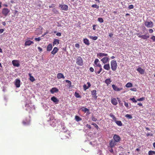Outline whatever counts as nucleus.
<instances>
[{
	"label": "nucleus",
	"instance_id": "nucleus-1",
	"mask_svg": "<svg viewBox=\"0 0 155 155\" xmlns=\"http://www.w3.org/2000/svg\"><path fill=\"white\" fill-rule=\"evenodd\" d=\"M110 65L111 68L113 71H115L117 67V63L116 61L113 60L111 61Z\"/></svg>",
	"mask_w": 155,
	"mask_h": 155
},
{
	"label": "nucleus",
	"instance_id": "nucleus-2",
	"mask_svg": "<svg viewBox=\"0 0 155 155\" xmlns=\"http://www.w3.org/2000/svg\"><path fill=\"white\" fill-rule=\"evenodd\" d=\"M76 63L79 66H82L83 64V61L81 57H78L76 60Z\"/></svg>",
	"mask_w": 155,
	"mask_h": 155
},
{
	"label": "nucleus",
	"instance_id": "nucleus-3",
	"mask_svg": "<svg viewBox=\"0 0 155 155\" xmlns=\"http://www.w3.org/2000/svg\"><path fill=\"white\" fill-rule=\"evenodd\" d=\"M144 25L147 28H152L153 25V22L151 21H146L144 22Z\"/></svg>",
	"mask_w": 155,
	"mask_h": 155
},
{
	"label": "nucleus",
	"instance_id": "nucleus-4",
	"mask_svg": "<svg viewBox=\"0 0 155 155\" xmlns=\"http://www.w3.org/2000/svg\"><path fill=\"white\" fill-rule=\"evenodd\" d=\"M113 139L117 143L119 142L121 138L118 135L116 134H115L113 137Z\"/></svg>",
	"mask_w": 155,
	"mask_h": 155
},
{
	"label": "nucleus",
	"instance_id": "nucleus-5",
	"mask_svg": "<svg viewBox=\"0 0 155 155\" xmlns=\"http://www.w3.org/2000/svg\"><path fill=\"white\" fill-rule=\"evenodd\" d=\"M10 12V10L8 8H4L2 10V14L5 16H7Z\"/></svg>",
	"mask_w": 155,
	"mask_h": 155
},
{
	"label": "nucleus",
	"instance_id": "nucleus-6",
	"mask_svg": "<svg viewBox=\"0 0 155 155\" xmlns=\"http://www.w3.org/2000/svg\"><path fill=\"white\" fill-rule=\"evenodd\" d=\"M117 143L113 139H112L109 143L110 146L111 148H113L116 145Z\"/></svg>",
	"mask_w": 155,
	"mask_h": 155
},
{
	"label": "nucleus",
	"instance_id": "nucleus-7",
	"mask_svg": "<svg viewBox=\"0 0 155 155\" xmlns=\"http://www.w3.org/2000/svg\"><path fill=\"white\" fill-rule=\"evenodd\" d=\"M112 87L113 90L115 91H120L121 90L123 89V88L122 87H121L118 88L114 84L112 85Z\"/></svg>",
	"mask_w": 155,
	"mask_h": 155
},
{
	"label": "nucleus",
	"instance_id": "nucleus-8",
	"mask_svg": "<svg viewBox=\"0 0 155 155\" xmlns=\"http://www.w3.org/2000/svg\"><path fill=\"white\" fill-rule=\"evenodd\" d=\"M59 7L60 8L61 10L64 11H67L68 8V7L66 5H60Z\"/></svg>",
	"mask_w": 155,
	"mask_h": 155
},
{
	"label": "nucleus",
	"instance_id": "nucleus-9",
	"mask_svg": "<svg viewBox=\"0 0 155 155\" xmlns=\"http://www.w3.org/2000/svg\"><path fill=\"white\" fill-rule=\"evenodd\" d=\"M94 66L98 67H101V64L99 62V60L98 59H95L94 61Z\"/></svg>",
	"mask_w": 155,
	"mask_h": 155
},
{
	"label": "nucleus",
	"instance_id": "nucleus-10",
	"mask_svg": "<svg viewBox=\"0 0 155 155\" xmlns=\"http://www.w3.org/2000/svg\"><path fill=\"white\" fill-rule=\"evenodd\" d=\"M30 119H25L22 121V123L25 125H28L30 124Z\"/></svg>",
	"mask_w": 155,
	"mask_h": 155
},
{
	"label": "nucleus",
	"instance_id": "nucleus-11",
	"mask_svg": "<svg viewBox=\"0 0 155 155\" xmlns=\"http://www.w3.org/2000/svg\"><path fill=\"white\" fill-rule=\"evenodd\" d=\"M96 92L97 91L95 90H93L91 92L92 97L95 99H96L97 97Z\"/></svg>",
	"mask_w": 155,
	"mask_h": 155
},
{
	"label": "nucleus",
	"instance_id": "nucleus-12",
	"mask_svg": "<svg viewBox=\"0 0 155 155\" xmlns=\"http://www.w3.org/2000/svg\"><path fill=\"white\" fill-rule=\"evenodd\" d=\"M58 91V89L55 87H52L50 91L51 93L52 94H53L54 93H57Z\"/></svg>",
	"mask_w": 155,
	"mask_h": 155
},
{
	"label": "nucleus",
	"instance_id": "nucleus-13",
	"mask_svg": "<svg viewBox=\"0 0 155 155\" xmlns=\"http://www.w3.org/2000/svg\"><path fill=\"white\" fill-rule=\"evenodd\" d=\"M101 61L104 64H105L109 61V58L107 57H104L101 60Z\"/></svg>",
	"mask_w": 155,
	"mask_h": 155
},
{
	"label": "nucleus",
	"instance_id": "nucleus-14",
	"mask_svg": "<svg viewBox=\"0 0 155 155\" xmlns=\"http://www.w3.org/2000/svg\"><path fill=\"white\" fill-rule=\"evenodd\" d=\"M140 37H141V38L142 39L146 40L149 38L150 36L149 35V34L147 33L144 35H142Z\"/></svg>",
	"mask_w": 155,
	"mask_h": 155
},
{
	"label": "nucleus",
	"instance_id": "nucleus-15",
	"mask_svg": "<svg viewBox=\"0 0 155 155\" xmlns=\"http://www.w3.org/2000/svg\"><path fill=\"white\" fill-rule=\"evenodd\" d=\"M137 70L141 74H143L144 73L145 70L140 67L138 68L137 69Z\"/></svg>",
	"mask_w": 155,
	"mask_h": 155
},
{
	"label": "nucleus",
	"instance_id": "nucleus-16",
	"mask_svg": "<svg viewBox=\"0 0 155 155\" xmlns=\"http://www.w3.org/2000/svg\"><path fill=\"white\" fill-rule=\"evenodd\" d=\"M20 81L19 79H16L15 83V85L17 87H20Z\"/></svg>",
	"mask_w": 155,
	"mask_h": 155
},
{
	"label": "nucleus",
	"instance_id": "nucleus-17",
	"mask_svg": "<svg viewBox=\"0 0 155 155\" xmlns=\"http://www.w3.org/2000/svg\"><path fill=\"white\" fill-rule=\"evenodd\" d=\"M51 100L56 104L58 103L59 101L54 96L52 97L51 98Z\"/></svg>",
	"mask_w": 155,
	"mask_h": 155
},
{
	"label": "nucleus",
	"instance_id": "nucleus-18",
	"mask_svg": "<svg viewBox=\"0 0 155 155\" xmlns=\"http://www.w3.org/2000/svg\"><path fill=\"white\" fill-rule=\"evenodd\" d=\"M12 63L13 65L15 66L18 67L20 65V64L17 61L13 60L12 61Z\"/></svg>",
	"mask_w": 155,
	"mask_h": 155
},
{
	"label": "nucleus",
	"instance_id": "nucleus-19",
	"mask_svg": "<svg viewBox=\"0 0 155 155\" xmlns=\"http://www.w3.org/2000/svg\"><path fill=\"white\" fill-rule=\"evenodd\" d=\"M33 43L34 42L33 41L30 40H28L25 41V46H29L32 44H33Z\"/></svg>",
	"mask_w": 155,
	"mask_h": 155
},
{
	"label": "nucleus",
	"instance_id": "nucleus-20",
	"mask_svg": "<svg viewBox=\"0 0 155 155\" xmlns=\"http://www.w3.org/2000/svg\"><path fill=\"white\" fill-rule=\"evenodd\" d=\"M57 78L59 79L61 78L64 79L65 78V77L64 76V75L61 73H58L57 75Z\"/></svg>",
	"mask_w": 155,
	"mask_h": 155
},
{
	"label": "nucleus",
	"instance_id": "nucleus-21",
	"mask_svg": "<svg viewBox=\"0 0 155 155\" xmlns=\"http://www.w3.org/2000/svg\"><path fill=\"white\" fill-rule=\"evenodd\" d=\"M58 50V48L57 47H54L53 51H51V53L53 54H55L56 53Z\"/></svg>",
	"mask_w": 155,
	"mask_h": 155
},
{
	"label": "nucleus",
	"instance_id": "nucleus-22",
	"mask_svg": "<svg viewBox=\"0 0 155 155\" xmlns=\"http://www.w3.org/2000/svg\"><path fill=\"white\" fill-rule=\"evenodd\" d=\"M111 82L112 81L110 78L107 79L104 81V82L107 84V86L109 85Z\"/></svg>",
	"mask_w": 155,
	"mask_h": 155
},
{
	"label": "nucleus",
	"instance_id": "nucleus-23",
	"mask_svg": "<svg viewBox=\"0 0 155 155\" xmlns=\"http://www.w3.org/2000/svg\"><path fill=\"white\" fill-rule=\"evenodd\" d=\"M111 103L114 105H116L117 104V101L116 99L115 98H113L111 101Z\"/></svg>",
	"mask_w": 155,
	"mask_h": 155
},
{
	"label": "nucleus",
	"instance_id": "nucleus-24",
	"mask_svg": "<svg viewBox=\"0 0 155 155\" xmlns=\"http://www.w3.org/2000/svg\"><path fill=\"white\" fill-rule=\"evenodd\" d=\"M103 67L105 69L107 70H109L110 69L109 64H104Z\"/></svg>",
	"mask_w": 155,
	"mask_h": 155
},
{
	"label": "nucleus",
	"instance_id": "nucleus-25",
	"mask_svg": "<svg viewBox=\"0 0 155 155\" xmlns=\"http://www.w3.org/2000/svg\"><path fill=\"white\" fill-rule=\"evenodd\" d=\"M59 44V40L58 39H54V41L53 43V45L54 46L55 45H58Z\"/></svg>",
	"mask_w": 155,
	"mask_h": 155
},
{
	"label": "nucleus",
	"instance_id": "nucleus-26",
	"mask_svg": "<svg viewBox=\"0 0 155 155\" xmlns=\"http://www.w3.org/2000/svg\"><path fill=\"white\" fill-rule=\"evenodd\" d=\"M83 42L85 45H89L90 44L89 40L86 38L84 39Z\"/></svg>",
	"mask_w": 155,
	"mask_h": 155
},
{
	"label": "nucleus",
	"instance_id": "nucleus-27",
	"mask_svg": "<svg viewBox=\"0 0 155 155\" xmlns=\"http://www.w3.org/2000/svg\"><path fill=\"white\" fill-rule=\"evenodd\" d=\"M114 121L117 124L118 126H121L122 125V123L121 121H120V120H117L116 119L115 120H114Z\"/></svg>",
	"mask_w": 155,
	"mask_h": 155
},
{
	"label": "nucleus",
	"instance_id": "nucleus-28",
	"mask_svg": "<svg viewBox=\"0 0 155 155\" xmlns=\"http://www.w3.org/2000/svg\"><path fill=\"white\" fill-rule=\"evenodd\" d=\"M52 48V45L51 44H49V45H48V46L47 47V51H50L51 50Z\"/></svg>",
	"mask_w": 155,
	"mask_h": 155
},
{
	"label": "nucleus",
	"instance_id": "nucleus-29",
	"mask_svg": "<svg viewBox=\"0 0 155 155\" xmlns=\"http://www.w3.org/2000/svg\"><path fill=\"white\" fill-rule=\"evenodd\" d=\"M28 75L30 77V80L32 82L34 81L35 80L34 77L31 76V74L30 73Z\"/></svg>",
	"mask_w": 155,
	"mask_h": 155
},
{
	"label": "nucleus",
	"instance_id": "nucleus-30",
	"mask_svg": "<svg viewBox=\"0 0 155 155\" xmlns=\"http://www.w3.org/2000/svg\"><path fill=\"white\" fill-rule=\"evenodd\" d=\"M75 119L77 122H78L82 120V118L78 116H75Z\"/></svg>",
	"mask_w": 155,
	"mask_h": 155
},
{
	"label": "nucleus",
	"instance_id": "nucleus-31",
	"mask_svg": "<svg viewBox=\"0 0 155 155\" xmlns=\"http://www.w3.org/2000/svg\"><path fill=\"white\" fill-rule=\"evenodd\" d=\"M82 110L85 113L87 112L88 114H90V112H89V110L86 108H83L82 109Z\"/></svg>",
	"mask_w": 155,
	"mask_h": 155
},
{
	"label": "nucleus",
	"instance_id": "nucleus-32",
	"mask_svg": "<svg viewBox=\"0 0 155 155\" xmlns=\"http://www.w3.org/2000/svg\"><path fill=\"white\" fill-rule=\"evenodd\" d=\"M132 86V84L130 82L127 83L126 85V87H130Z\"/></svg>",
	"mask_w": 155,
	"mask_h": 155
},
{
	"label": "nucleus",
	"instance_id": "nucleus-33",
	"mask_svg": "<svg viewBox=\"0 0 155 155\" xmlns=\"http://www.w3.org/2000/svg\"><path fill=\"white\" fill-rule=\"evenodd\" d=\"M148 155H154L155 154V151L150 150L148 152Z\"/></svg>",
	"mask_w": 155,
	"mask_h": 155
},
{
	"label": "nucleus",
	"instance_id": "nucleus-34",
	"mask_svg": "<svg viewBox=\"0 0 155 155\" xmlns=\"http://www.w3.org/2000/svg\"><path fill=\"white\" fill-rule=\"evenodd\" d=\"M74 96L77 98H81V96L77 92H75Z\"/></svg>",
	"mask_w": 155,
	"mask_h": 155
},
{
	"label": "nucleus",
	"instance_id": "nucleus-35",
	"mask_svg": "<svg viewBox=\"0 0 155 155\" xmlns=\"http://www.w3.org/2000/svg\"><path fill=\"white\" fill-rule=\"evenodd\" d=\"M109 115L110 117L112 118L114 121L116 119V118L112 113H110Z\"/></svg>",
	"mask_w": 155,
	"mask_h": 155
},
{
	"label": "nucleus",
	"instance_id": "nucleus-36",
	"mask_svg": "<svg viewBox=\"0 0 155 155\" xmlns=\"http://www.w3.org/2000/svg\"><path fill=\"white\" fill-rule=\"evenodd\" d=\"M125 117H126L127 118H128V119H131L132 118V116L129 114H127L125 116Z\"/></svg>",
	"mask_w": 155,
	"mask_h": 155
},
{
	"label": "nucleus",
	"instance_id": "nucleus-37",
	"mask_svg": "<svg viewBox=\"0 0 155 155\" xmlns=\"http://www.w3.org/2000/svg\"><path fill=\"white\" fill-rule=\"evenodd\" d=\"M90 38L92 39L93 40H96L98 38L97 37V36H94V37L91 36L90 37Z\"/></svg>",
	"mask_w": 155,
	"mask_h": 155
},
{
	"label": "nucleus",
	"instance_id": "nucleus-38",
	"mask_svg": "<svg viewBox=\"0 0 155 155\" xmlns=\"http://www.w3.org/2000/svg\"><path fill=\"white\" fill-rule=\"evenodd\" d=\"M99 68H100V70L98 71L97 72H96V71H95V72L96 74H99L101 73V72L102 71V66H101V67H99Z\"/></svg>",
	"mask_w": 155,
	"mask_h": 155
},
{
	"label": "nucleus",
	"instance_id": "nucleus-39",
	"mask_svg": "<svg viewBox=\"0 0 155 155\" xmlns=\"http://www.w3.org/2000/svg\"><path fill=\"white\" fill-rule=\"evenodd\" d=\"M98 21L101 23H103L104 22L103 19L101 18H99L98 19Z\"/></svg>",
	"mask_w": 155,
	"mask_h": 155
},
{
	"label": "nucleus",
	"instance_id": "nucleus-40",
	"mask_svg": "<svg viewBox=\"0 0 155 155\" xmlns=\"http://www.w3.org/2000/svg\"><path fill=\"white\" fill-rule=\"evenodd\" d=\"M91 124L92 125H94V127L96 128V129L97 130L98 129L99 127H98V125L96 124L95 123H92Z\"/></svg>",
	"mask_w": 155,
	"mask_h": 155
},
{
	"label": "nucleus",
	"instance_id": "nucleus-41",
	"mask_svg": "<svg viewBox=\"0 0 155 155\" xmlns=\"http://www.w3.org/2000/svg\"><path fill=\"white\" fill-rule=\"evenodd\" d=\"M97 57H103L104 56L103 53H99L97 54Z\"/></svg>",
	"mask_w": 155,
	"mask_h": 155
},
{
	"label": "nucleus",
	"instance_id": "nucleus-42",
	"mask_svg": "<svg viewBox=\"0 0 155 155\" xmlns=\"http://www.w3.org/2000/svg\"><path fill=\"white\" fill-rule=\"evenodd\" d=\"M83 88L84 90L86 91L89 88V87H88V86H87L86 84H84L83 85Z\"/></svg>",
	"mask_w": 155,
	"mask_h": 155
},
{
	"label": "nucleus",
	"instance_id": "nucleus-43",
	"mask_svg": "<svg viewBox=\"0 0 155 155\" xmlns=\"http://www.w3.org/2000/svg\"><path fill=\"white\" fill-rule=\"evenodd\" d=\"M145 98L144 97H142L138 99H137V101H143L145 100Z\"/></svg>",
	"mask_w": 155,
	"mask_h": 155
},
{
	"label": "nucleus",
	"instance_id": "nucleus-44",
	"mask_svg": "<svg viewBox=\"0 0 155 155\" xmlns=\"http://www.w3.org/2000/svg\"><path fill=\"white\" fill-rule=\"evenodd\" d=\"M92 7L93 8H98L99 7L98 5L96 4L93 5H92Z\"/></svg>",
	"mask_w": 155,
	"mask_h": 155
},
{
	"label": "nucleus",
	"instance_id": "nucleus-45",
	"mask_svg": "<svg viewBox=\"0 0 155 155\" xmlns=\"http://www.w3.org/2000/svg\"><path fill=\"white\" fill-rule=\"evenodd\" d=\"M130 100H131L133 102L136 103L137 102V100H136L134 98H130Z\"/></svg>",
	"mask_w": 155,
	"mask_h": 155
},
{
	"label": "nucleus",
	"instance_id": "nucleus-46",
	"mask_svg": "<svg viewBox=\"0 0 155 155\" xmlns=\"http://www.w3.org/2000/svg\"><path fill=\"white\" fill-rule=\"evenodd\" d=\"M65 81L66 82L68 83L69 84V86L70 87L71 84V82L68 80H66Z\"/></svg>",
	"mask_w": 155,
	"mask_h": 155
},
{
	"label": "nucleus",
	"instance_id": "nucleus-47",
	"mask_svg": "<svg viewBox=\"0 0 155 155\" xmlns=\"http://www.w3.org/2000/svg\"><path fill=\"white\" fill-rule=\"evenodd\" d=\"M124 105L127 108H128V104L127 102H126L125 101H124Z\"/></svg>",
	"mask_w": 155,
	"mask_h": 155
},
{
	"label": "nucleus",
	"instance_id": "nucleus-48",
	"mask_svg": "<svg viewBox=\"0 0 155 155\" xmlns=\"http://www.w3.org/2000/svg\"><path fill=\"white\" fill-rule=\"evenodd\" d=\"M56 5L55 4H51V5L49 6V7L50 8H52L54 7Z\"/></svg>",
	"mask_w": 155,
	"mask_h": 155
},
{
	"label": "nucleus",
	"instance_id": "nucleus-49",
	"mask_svg": "<svg viewBox=\"0 0 155 155\" xmlns=\"http://www.w3.org/2000/svg\"><path fill=\"white\" fill-rule=\"evenodd\" d=\"M52 121H51L50 122V124L51 125L53 126H56V123H55L54 122V121H52V123H51Z\"/></svg>",
	"mask_w": 155,
	"mask_h": 155
},
{
	"label": "nucleus",
	"instance_id": "nucleus-50",
	"mask_svg": "<svg viewBox=\"0 0 155 155\" xmlns=\"http://www.w3.org/2000/svg\"><path fill=\"white\" fill-rule=\"evenodd\" d=\"M134 6L133 5H129L128 8L129 9H133L134 8Z\"/></svg>",
	"mask_w": 155,
	"mask_h": 155
},
{
	"label": "nucleus",
	"instance_id": "nucleus-51",
	"mask_svg": "<svg viewBox=\"0 0 155 155\" xmlns=\"http://www.w3.org/2000/svg\"><path fill=\"white\" fill-rule=\"evenodd\" d=\"M92 120L93 121H96L97 120V119L94 117L93 116L92 117Z\"/></svg>",
	"mask_w": 155,
	"mask_h": 155
},
{
	"label": "nucleus",
	"instance_id": "nucleus-52",
	"mask_svg": "<svg viewBox=\"0 0 155 155\" xmlns=\"http://www.w3.org/2000/svg\"><path fill=\"white\" fill-rule=\"evenodd\" d=\"M86 126L89 129H91V126L90 125H89L88 124H87L86 125Z\"/></svg>",
	"mask_w": 155,
	"mask_h": 155
},
{
	"label": "nucleus",
	"instance_id": "nucleus-53",
	"mask_svg": "<svg viewBox=\"0 0 155 155\" xmlns=\"http://www.w3.org/2000/svg\"><path fill=\"white\" fill-rule=\"evenodd\" d=\"M35 39L36 41H39L41 40V38L40 37H38V38H35Z\"/></svg>",
	"mask_w": 155,
	"mask_h": 155
},
{
	"label": "nucleus",
	"instance_id": "nucleus-54",
	"mask_svg": "<svg viewBox=\"0 0 155 155\" xmlns=\"http://www.w3.org/2000/svg\"><path fill=\"white\" fill-rule=\"evenodd\" d=\"M142 31L143 32H144L146 31H147V29L145 27H143V28Z\"/></svg>",
	"mask_w": 155,
	"mask_h": 155
},
{
	"label": "nucleus",
	"instance_id": "nucleus-55",
	"mask_svg": "<svg viewBox=\"0 0 155 155\" xmlns=\"http://www.w3.org/2000/svg\"><path fill=\"white\" fill-rule=\"evenodd\" d=\"M151 39L153 40V41H155V36H153L151 38Z\"/></svg>",
	"mask_w": 155,
	"mask_h": 155
},
{
	"label": "nucleus",
	"instance_id": "nucleus-56",
	"mask_svg": "<svg viewBox=\"0 0 155 155\" xmlns=\"http://www.w3.org/2000/svg\"><path fill=\"white\" fill-rule=\"evenodd\" d=\"M149 31L150 33H152L153 32V31L152 29H150L149 30Z\"/></svg>",
	"mask_w": 155,
	"mask_h": 155
},
{
	"label": "nucleus",
	"instance_id": "nucleus-57",
	"mask_svg": "<svg viewBox=\"0 0 155 155\" xmlns=\"http://www.w3.org/2000/svg\"><path fill=\"white\" fill-rule=\"evenodd\" d=\"M94 69L92 67H91L90 68V70L91 72H94Z\"/></svg>",
	"mask_w": 155,
	"mask_h": 155
},
{
	"label": "nucleus",
	"instance_id": "nucleus-58",
	"mask_svg": "<svg viewBox=\"0 0 155 155\" xmlns=\"http://www.w3.org/2000/svg\"><path fill=\"white\" fill-rule=\"evenodd\" d=\"M75 46L76 48H79L80 46L78 44H76L75 45Z\"/></svg>",
	"mask_w": 155,
	"mask_h": 155
},
{
	"label": "nucleus",
	"instance_id": "nucleus-59",
	"mask_svg": "<svg viewBox=\"0 0 155 155\" xmlns=\"http://www.w3.org/2000/svg\"><path fill=\"white\" fill-rule=\"evenodd\" d=\"M136 35H137V36L139 38H141V37H140V36H141L142 35H141L140 33H137V34H136Z\"/></svg>",
	"mask_w": 155,
	"mask_h": 155
},
{
	"label": "nucleus",
	"instance_id": "nucleus-60",
	"mask_svg": "<svg viewBox=\"0 0 155 155\" xmlns=\"http://www.w3.org/2000/svg\"><path fill=\"white\" fill-rule=\"evenodd\" d=\"M130 90L132 91H136V89L135 88H131L130 89Z\"/></svg>",
	"mask_w": 155,
	"mask_h": 155
},
{
	"label": "nucleus",
	"instance_id": "nucleus-61",
	"mask_svg": "<svg viewBox=\"0 0 155 155\" xmlns=\"http://www.w3.org/2000/svg\"><path fill=\"white\" fill-rule=\"evenodd\" d=\"M56 35L58 36H60L61 35V34L60 32H58L56 34Z\"/></svg>",
	"mask_w": 155,
	"mask_h": 155
},
{
	"label": "nucleus",
	"instance_id": "nucleus-62",
	"mask_svg": "<svg viewBox=\"0 0 155 155\" xmlns=\"http://www.w3.org/2000/svg\"><path fill=\"white\" fill-rule=\"evenodd\" d=\"M4 30L3 29H0V34L2 33L3 32Z\"/></svg>",
	"mask_w": 155,
	"mask_h": 155
},
{
	"label": "nucleus",
	"instance_id": "nucleus-63",
	"mask_svg": "<svg viewBox=\"0 0 155 155\" xmlns=\"http://www.w3.org/2000/svg\"><path fill=\"white\" fill-rule=\"evenodd\" d=\"M87 84L88 85V87H91V85L90 84V82H87Z\"/></svg>",
	"mask_w": 155,
	"mask_h": 155
},
{
	"label": "nucleus",
	"instance_id": "nucleus-64",
	"mask_svg": "<svg viewBox=\"0 0 155 155\" xmlns=\"http://www.w3.org/2000/svg\"><path fill=\"white\" fill-rule=\"evenodd\" d=\"M38 49L40 51H42V49L40 47H38Z\"/></svg>",
	"mask_w": 155,
	"mask_h": 155
}]
</instances>
